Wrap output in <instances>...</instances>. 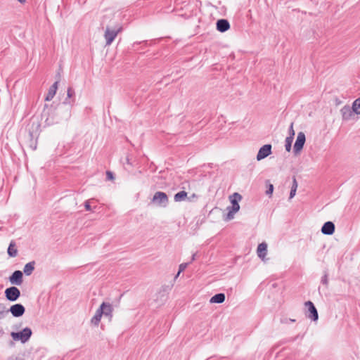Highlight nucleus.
Segmentation results:
<instances>
[{
  "mask_svg": "<svg viewBox=\"0 0 360 360\" xmlns=\"http://www.w3.org/2000/svg\"><path fill=\"white\" fill-rule=\"evenodd\" d=\"M153 202L159 206L165 207L168 205L169 199L167 195L162 191H157L152 199Z\"/></svg>",
  "mask_w": 360,
  "mask_h": 360,
  "instance_id": "nucleus-4",
  "label": "nucleus"
},
{
  "mask_svg": "<svg viewBox=\"0 0 360 360\" xmlns=\"http://www.w3.org/2000/svg\"><path fill=\"white\" fill-rule=\"evenodd\" d=\"M106 178L108 180H113L115 179L113 172H112L110 171H107L106 172Z\"/></svg>",
  "mask_w": 360,
  "mask_h": 360,
  "instance_id": "nucleus-32",
  "label": "nucleus"
},
{
  "mask_svg": "<svg viewBox=\"0 0 360 360\" xmlns=\"http://www.w3.org/2000/svg\"><path fill=\"white\" fill-rule=\"evenodd\" d=\"M187 192L185 191H181L176 193L174 196V200L175 202H181L185 200L187 198Z\"/></svg>",
  "mask_w": 360,
  "mask_h": 360,
  "instance_id": "nucleus-24",
  "label": "nucleus"
},
{
  "mask_svg": "<svg viewBox=\"0 0 360 360\" xmlns=\"http://www.w3.org/2000/svg\"><path fill=\"white\" fill-rule=\"evenodd\" d=\"M304 304L306 307H308L309 310V314H306V316L311 319V321H315V306L314 303L311 301H307Z\"/></svg>",
  "mask_w": 360,
  "mask_h": 360,
  "instance_id": "nucleus-19",
  "label": "nucleus"
},
{
  "mask_svg": "<svg viewBox=\"0 0 360 360\" xmlns=\"http://www.w3.org/2000/svg\"><path fill=\"white\" fill-rule=\"evenodd\" d=\"M4 335V330L3 328L0 326V338H1Z\"/></svg>",
  "mask_w": 360,
  "mask_h": 360,
  "instance_id": "nucleus-37",
  "label": "nucleus"
},
{
  "mask_svg": "<svg viewBox=\"0 0 360 360\" xmlns=\"http://www.w3.org/2000/svg\"><path fill=\"white\" fill-rule=\"evenodd\" d=\"M352 108L356 115H360V97L353 102Z\"/></svg>",
  "mask_w": 360,
  "mask_h": 360,
  "instance_id": "nucleus-25",
  "label": "nucleus"
},
{
  "mask_svg": "<svg viewBox=\"0 0 360 360\" xmlns=\"http://www.w3.org/2000/svg\"><path fill=\"white\" fill-rule=\"evenodd\" d=\"M59 80L56 81L53 85L49 88V91L46 96L45 100L47 101H51L56 94Z\"/></svg>",
  "mask_w": 360,
  "mask_h": 360,
  "instance_id": "nucleus-17",
  "label": "nucleus"
},
{
  "mask_svg": "<svg viewBox=\"0 0 360 360\" xmlns=\"http://www.w3.org/2000/svg\"><path fill=\"white\" fill-rule=\"evenodd\" d=\"M4 293L6 298L10 302L16 301L20 296V291L15 286L7 288Z\"/></svg>",
  "mask_w": 360,
  "mask_h": 360,
  "instance_id": "nucleus-5",
  "label": "nucleus"
},
{
  "mask_svg": "<svg viewBox=\"0 0 360 360\" xmlns=\"http://www.w3.org/2000/svg\"><path fill=\"white\" fill-rule=\"evenodd\" d=\"M189 264L188 262L187 263H182L179 265V274H180L181 272H182L183 271L185 270V269L188 266V265Z\"/></svg>",
  "mask_w": 360,
  "mask_h": 360,
  "instance_id": "nucleus-31",
  "label": "nucleus"
},
{
  "mask_svg": "<svg viewBox=\"0 0 360 360\" xmlns=\"http://www.w3.org/2000/svg\"><path fill=\"white\" fill-rule=\"evenodd\" d=\"M126 161H127V163L128 165H132V163L130 162V160H129V157H127V158H126Z\"/></svg>",
  "mask_w": 360,
  "mask_h": 360,
  "instance_id": "nucleus-38",
  "label": "nucleus"
},
{
  "mask_svg": "<svg viewBox=\"0 0 360 360\" xmlns=\"http://www.w3.org/2000/svg\"><path fill=\"white\" fill-rule=\"evenodd\" d=\"M179 274H179V272H178V273L176 274V275L175 276L174 278H176L177 277H179Z\"/></svg>",
  "mask_w": 360,
  "mask_h": 360,
  "instance_id": "nucleus-42",
  "label": "nucleus"
},
{
  "mask_svg": "<svg viewBox=\"0 0 360 360\" xmlns=\"http://www.w3.org/2000/svg\"><path fill=\"white\" fill-rule=\"evenodd\" d=\"M225 294L220 292L215 294L214 296H212L210 300V303H217V304H221L223 303L225 301Z\"/></svg>",
  "mask_w": 360,
  "mask_h": 360,
  "instance_id": "nucleus-20",
  "label": "nucleus"
},
{
  "mask_svg": "<svg viewBox=\"0 0 360 360\" xmlns=\"http://www.w3.org/2000/svg\"><path fill=\"white\" fill-rule=\"evenodd\" d=\"M305 135L303 132H300L297 136L295 143L293 147V151L295 155L299 154L303 148L305 143Z\"/></svg>",
  "mask_w": 360,
  "mask_h": 360,
  "instance_id": "nucleus-6",
  "label": "nucleus"
},
{
  "mask_svg": "<svg viewBox=\"0 0 360 360\" xmlns=\"http://www.w3.org/2000/svg\"><path fill=\"white\" fill-rule=\"evenodd\" d=\"M8 312L5 304L0 303V319H3L6 314Z\"/></svg>",
  "mask_w": 360,
  "mask_h": 360,
  "instance_id": "nucleus-27",
  "label": "nucleus"
},
{
  "mask_svg": "<svg viewBox=\"0 0 360 360\" xmlns=\"http://www.w3.org/2000/svg\"><path fill=\"white\" fill-rule=\"evenodd\" d=\"M26 146L32 150H35L37 147V138H35L33 132L29 131L27 140L25 141Z\"/></svg>",
  "mask_w": 360,
  "mask_h": 360,
  "instance_id": "nucleus-10",
  "label": "nucleus"
},
{
  "mask_svg": "<svg viewBox=\"0 0 360 360\" xmlns=\"http://www.w3.org/2000/svg\"><path fill=\"white\" fill-rule=\"evenodd\" d=\"M217 30L221 32H224L230 28V24L226 19H219L217 21Z\"/></svg>",
  "mask_w": 360,
  "mask_h": 360,
  "instance_id": "nucleus-14",
  "label": "nucleus"
},
{
  "mask_svg": "<svg viewBox=\"0 0 360 360\" xmlns=\"http://www.w3.org/2000/svg\"><path fill=\"white\" fill-rule=\"evenodd\" d=\"M340 112L342 115V117L343 120L348 121L351 120V118L354 116V113H355L352 107L349 105H345L341 110Z\"/></svg>",
  "mask_w": 360,
  "mask_h": 360,
  "instance_id": "nucleus-13",
  "label": "nucleus"
},
{
  "mask_svg": "<svg viewBox=\"0 0 360 360\" xmlns=\"http://www.w3.org/2000/svg\"><path fill=\"white\" fill-rule=\"evenodd\" d=\"M321 282L323 285H328V273L326 271L324 272V275L321 278Z\"/></svg>",
  "mask_w": 360,
  "mask_h": 360,
  "instance_id": "nucleus-30",
  "label": "nucleus"
},
{
  "mask_svg": "<svg viewBox=\"0 0 360 360\" xmlns=\"http://www.w3.org/2000/svg\"><path fill=\"white\" fill-rule=\"evenodd\" d=\"M257 256L264 260L267 255V244L264 242L259 243L257 246Z\"/></svg>",
  "mask_w": 360,
  "mask_h": 360,
  "instance_id": "nucleus-15",
  "label": "nucleus"
},
{
  "mask_svg": "<svg viewBox=\"0 0 360 360\" xmlns=\"http://www.w3.org/2000/svg\"><path fill=\"white\" fill-rule=\"evenodd\" d=\"M95 200L94 198H91L90 200H87L84 202V207L86 211H92L91 206L90 205L91 202Z\"/></svg>",
  "mask_w": 360,
  "mask_h": 360,
  "instance_id": "nucleus-28",
  "label": "nucleus"
},
{
  "mask_svg": "<svg viewBox=\"0 0 360 360\" xmlns=\"http://www.w3.org/2000/svg\"><path fill=\"white\" fill-rule=\"evenodd\" d=\"M196 255H197V252L195 253H193L191 256V261L188 262L189 264H191V262H193V261L195 260L196 259Z\"/></svg>",
  "mask_w": 360,
  "mask_h": 360,
  "instance_id": "nucleus-36",
  "label": "nucleus"
},
{
  "mask_svg": "<svg viewBox=\"0 0 360 360\" xmlns=\"http://www.w3.org/2000/svg\"><path fill=\"white\" fill-rule=\"evenodd\" d=\"M316 321L318 320L319 319V316H318V312L316 311Z\"/></svg>",
  "mask_w": 360,
  "mask_h": 360,
  "instance_id": "nucleus-43",
  "label": "nucleus"
},
{
  "mask_svg": "<svg viewBox=\"0 0 360 360\" xmlns=\"http://www.w3.org/2000/svg\"><path fill=\"white\" fill-rule=\"evenodd\" d=\"M8 311L11 313L13 316L20 317L25 314V308L22 304L18 303L11 306Z\"/></svg>",
  "mask_w": 360,
  "mask_h": 360,
  "instance_id": "nucleus-8",
  "label": "nucleus"
},
{
  "mask_svg": "<svg viewBox=\"0 0 360 360\" xmlns=\"http://www.w3.org/2000/svg\"><path fill=\"white\" fill-rule=\"evenodd\" d=\"M34 265H35V262L34 261H32V262L27 263L25 265L24 269H23L24 274L26 276L31 275L32 273L33 272L34 269Z\"/></svg>",
  "mask_w": 360,
  "mask_h": 360,
  "instance_id": "nucleus-21",
  "label": "nucleus"
},
{
  "mask_svg": "<svg viewBox=\"0 0 360 360\" xmlns=\"http://www.w3.org/2000/svg\"><path fill=\"white\" fill-rule=\"evenodd\" d=\"M67 96H68L65 99V101L63 103H59L58 105V109L60 110L63 109V108H66L67 117H70L72 103L68 100L75 96V90L72 87H68L67 91Z\"/></svg>",
  "mask_w": 360,
  "mask_h": 360,
  "instance_id": "nucleus-3",
  "label": "nucleus"
},
{
  "mask_svg": "<svg viewBox=\"0 0 360 360\" xmlns=\"http://www.w3.org/2000/svg\"><path fill=\"white\" fill-rule=\"evenodd\" d=\"M335 101H336V104H340V103H341V101H339V99H338V98H336V99H335Z\"/></svg>",
  "mask_w": 360,
  "mask_h": 360,
  "instance_id": "nucleus-40",
  "label": "nucleus"
},
{
  "mask_svg": "<svg viewBox=\"0 0 360 360\" xmlns=\"http://www.w3.org/2000/svg\"><path fill=\"white\" fill-rule=\"evenodd\" d=\"M32 335V329L29 327L24 328L18 332H11V336L15 341H20L22 343L27 342Z\"/></svg>",
  "mask_w": 360,
  "mask_h": 360,
  "instance_id": "nucleus-1",
  "label": "nucleus"
},
{
  "mask_svg": "<svg viewBox=\"0 0 360 360\" xmlns=\"http://www.w3.org/2000/svg\"><path fill=\"white\" fill-rule=\"evenodd\" d=\"M122 31V25H118L114 30H111L109 27H107L105 29V34H104L106 46H110L115 40L117 35Z\"/></svg>",
  "mask_w": 360,
  "mask_h": 360,
  "instance_id": "nucleus-2",
  "label": "nucleus"
},
{
  "mask_svg": "<svg viewBox=\"0 0 360 360\" xmlns=\"http://www.w3.org/2000/svg\"><path fill=\"white\" fill-rule=\"evenodd\" d=\"M290 131H292V133L290 134V136L286 137L285 141V148L286 151L288 152H290L291 150L292 143L295 136V131L293 130V123H291L290 124Z\"/></svg>",
  "mask_w": 360,
  "mask_h": 360,
  "instance_id": "nucleus-16",
  "label": "nucleus"
},
{
  "mask_svg": "<svg viewBox=\"0 0 360 360\" xmlns=\"http://www.w3.org/2000/svg\"><path fill=\"white\" fill-rule=\"evenodd\" d=\"M335 226L333 221H328L323 224L321 228V233L324 235L330 236L335 232Z\"/></svg>",
  "mask_w": 360,
  "mask_h": 360,
  "instance_id": "nucleus-11",
  "label": "nucleus"
},
{
  "mask_svg": "<svg viewBox=\"0 0 360 360\" xmlns=\"http://www.w3.org/2000/svg\"><path fill=\"white\" fill-rule=\"evenodd\" d=\"M8 360H25L23 355H19L18 356H10Z\"/></svg>",
  "mask_w": 360,
  "mask_h": 360,
  "instance_id": "nucleus-34",
  "label": "nucleus"
},
{
  "mask_svg": "<svg viewBox=\"0 0 360 360\" xmlns=\"http://www.w3.org/2000/svg\"><path fill=\"white\" fill-rule=\"evenodd\" d=\"M290 321H291V322H294V321H295V320H294V319H290Z\"/></svg>",
  "mask_w": 360,
  "mask_h": 360,
  "instance_id": "nucleus-44",
  "label": "nucleus"
},
{
  "mask_svg": "<svg viewBox=\"0 0 360 360\" xmlns=\"http://www.w3.org/2000/svg\"><path fill=\"white\" fill-rule=\"evenodd\" d=\"M8 255L11 257H15L18 254V250L15 248V243L11 241L7 250Z\"/></svg>",
  "mask_w": 360,
  "mask_h": 360,
  "instance_id": "nucleus-22",
  "label": "nucleus"
},
{
  "mask_svg": "<svg viewBox=\"0 0 360 360\" xmlns=\"http://www.w3.org/2000/svg\"><path fill=\"white\" fill-rule=\"evenodd\" d=\"M292 133V131H290V128L289 129V134Z\"/></svg>",
  "mask_w": 360,
  "mask_h": 360,
  "instance_id": "nucleus-45",
  "label": "nucleus"
},
{
  "mask_svg": "<svg viewBox=\"0 0 360 360\" xmlns=\"http://www.w3.org/2000/svg\"><path fill=\"white\" fill-rule=\"evenodd\" d=\"M240 210L239 204L231 205V206H229L227 207L228 213L226 219L228 220H231L233 219L235 213H236Z\"/></svg>",
  "mask_w": 360,
  "mask_h": 360,
  "instance_id": "nucleus-18",
  "label": "nucleus"
},
{
  "mask_svg": "<svg viewBox=\"0 0 360 360\" xmlns=\"http://www.w3.org/2000/svg\"><path fill=\"white\" fill-rule=\"evenodd\" d=\"M297 186H298V184H297V181L296 180V178L295 176H292V186H291V188L292 189H295L297 190Z\"/></svg>",
  "mask_w": 360,
  "mask_h": 360,
  "instance_id": "nucleus-33",
  "label": "nucleus"
},
{
  "mask_svg": "<svg viewBox=\"0 0 360 360\" xmlns=\"http://www.w3.org/2000/svg\"><path fill=\"white\" fill-rule=\"evenodd\" d=\"M274 191V185L271 184H269L267 185V189L266 191V194L271 195Z\"/></svg>",
  "mask_w": 360,
  "mask_h": 360,
  "instance_id": "nucleus-29",
  "label": "nucleus"
},
{
  "mask_svg": "<svg viewBox=\"0 0 360 360\" xmlns=\"http://www.w3.org/2000/svg\"><path fill=\"white\" fill-rule=\"evenodd\" d=\"M100 311L103 312V315L111 318L112 316V306L110 303L103 302L98 308Z\"/></svg>",
  "mask_w": 360,
  "mask_h": 360,
  "instance_id": "nucleus-12",
  "label": "nucleus"
},
{
  "mask_svg": "<svg viewBox=\"0 0 360 360\" xmlns=\"http://www.w3.org/2000/svg\"><path fill=\"white\" fill-rule=\"evenodd\" d=\"M242 199V196L238 193H234L230 196V200L231 205L238 204V202Z\"/></svg>",
  "mask_w": 360,
  "mask_h": 360,
  "instance_id": "nucleus-26",
  "label": "nucleus"
},
{
  "mask_svg": "<svg viewBox=\"0 0 360 360\" xmlns=\"http://www.w3.org/2000/svg\"><path fill=\"white\" fill-rule=\"evenodd\" d=\"M103 316V312L100 311L98 309L96 310L94 316L92 317L91 322L94 326H98L101 321V319Z\"/></svg>",
  "mask_w": 360,
  "mask_h": 360,
  "instance_id": "nucleus-23",
  "label": "nucleus"
},
{
  "mask_svg": "<svg viewBox=\"0 0 360 360\" xmlns=\"http://www.w3.org/2000/svg\"><path fill=\"white\" fill-rule=\"evenodd\" d=\"M22 272L20 270H16L9 277V281L11 284L20 285L22 283Z\"/></svg>",
  "mask_w": 360,
  "mask_h": 360,
  "instance_id": "nucleus-9",
  "label": "nucleus"
},
{
  "mask_svg": "<svg viewBox=\"0 0 360 360\" xmlns=\"http://www.w3.org/2000/svg\"><path fill=\"white\" fill-rule=\"evenodd\" d=\"M167 288V287H166V286H162V290H163V291H165Z\"/></svg>",
  "mask_w": 360,
  "mask_h": 360,
  "instance_id": "nucleus-41",
  "label": "nucleus"
},
{
  "mask_svg": "<svg viewBox=\"0 0 360 360\" xmlns=\"http://www.w3.org/2000/svg\"><path fill=\"white\" fill-rule=\"evenodd\" d=\"M271 149L272 146L271 144H265L262 146L257 153V160L260 161L271 155L272 153Z\"/></svg>",
  "mask_w": 360,
  "mask_h": 360,
  "instance_id": "nucleus-7",
  "label": "nucleus"
},
{
  "mask_svg": "<svg viewBox=\"0 0 360 360\" xmlns=\"http://www.w3.org/2000/svg\"><path fill=\"white\" fill-rule=\"evenodd\" d=\"M297 190L290 188L289 199H292L296 194Z\"/></svg>",
  "mask_w": 360,
  "mask_h": 360,
  "instance_id": "nucleus-35",
  "label": "nucleus"
},
{
  "mask_svg": "<svg viewBox=\"0 0 360 360\" xmlns=\"http://www.w3.org/2000/svg\"><path fill=\"white\" fill-rule=\"evenodd\" d=\"M20 4L25 3L26 0H18Z\"/></svg>",
  "mask_w": 360,
  "mask_h": 360,
  "instance_id": "nucleus-39",
  "label": "nucleus"
}]
</instances>
